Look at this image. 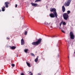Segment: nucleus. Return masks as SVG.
<instances>
[{"instance_id":"1","label":"nucleus","mask_w":75,"mask_h":75,"mask_svg":"<svg viewBox=\"0 0 75 75\" xmlns=\"http://www.w3.org/2000/svg\"><path fill=\"white\" fill-rule=\"evenodd\" d=\"M41 41H42V39L41 38H39L37 41L32 42V44L33 45H39V44L41 43Z\"/></svg>"},{"instance_id":"2","label":"nucleus","mask_w":75,"mask_h":75,"mask_svg":"<svg viewBox=\"0 0 75 75\" xmlns=\"http://www.w3.org/2000/svg\"><path fill=\"white\" fill-rule=\"evenodd\" d=\"M50 11L51 12H53V14H54L56 18H57V11H56V10L55 8H50Z\"/></svg>"},{"instance_id":"3","label":"nucleus","mask_w":75,"mask_h":75,"mask_svg":"<svg viewBox=\"0 0 75 75\" xmlns=\"http://www.w3.org/2000/svg\"><path fill=\"white\" fill-rule=\"evenodd\" d=\"M63 16L64 20H68V18L69 17V16L68 15V14H67V13H64L63 15Z\"/></svg>"},{"instance_id":"4","label":"nucleus","mask_w":75,"mask_h":75,"mask_svg":"<svg viewBox=\"0 0 75 75\" xmlns=\"http://www.w3.org/2000/svg\"><path fill=\"white\" fill-rule=\"evenodd\" d=\"M70 38L72 39V40H73L75 38V36H74V34L72 32H71L70 33Z\"/></svg>"},{"instance_id":"5","label":"nucleus","mask_w":75,"mask_h":75,"mask_svg":"<svg viewBox=\"0 0 75 75\" xmlns=\"http://www.w3.org/2000/svg\"><path fill=\"white\" fill-rule=\"evenodd\" d=\"M50 16L51 18H55V15H54V14L53 13H51L50 14Z\"/></svg>"},{"instance_id":"6","label":"nucleus","mask_w":75,"mask_h":75,"mask_svg":"<svg viewBox=\"0 0 75 75\" xmlns=\"http://www.w3.org/2000/svg\"><path fill=\"white\" fill-rule=\"evenodd\" d=\"M10 3L8 2H5V5H5V7H6V8H8V4H9Z\"/></svg>"},{"instance_id":"7","label":"nucleus","mask_w":75,"mask_h":75,"mask_svg":"<svg viewBox=\"0 0 75 75\" xmlns=\"http://www.w3.org/2000/svg\"><path fill=\"white\" fill-rule=\"evenodd\" d=\"M62 11L63 13L65 11V6H64L63 5L62 6Z\"/></svg>"},{"instance_id":"8","label":"nucleus","mask_w":75,"mask_h":75,"mask_svg":"<svg viewBox=\"0 0 75 75\" xmlns=\"http://www.w3.org/2000/svg\"><path fill=\"white\" fill-rule=\"evenodd\" d=\"M24 44H25L24 40H23V39H22L21 40V45H24Z\"/></svg>"},{"instance_id":"9","label":"nucleus","mask_w":75,"mask_h":75,"mask_svg":"<svg viewBox=\"0 0 75 75\" xmlns=\"http://www.w3.org/2000/svg\"><path fill=\"white\" fill-rule=\"evenodd\" d=\"M30 4L33 6H38V4H35L33 3H31Z\"/></svg>"},{"instance_id":"10","label":"nucleus","mask_w":75,"mask_h":75,"mask_svg":"<svg viewBox=\"0 0 75 75\" xmlns=\"http://www.w3.org/2000/svg\"><path fill=\"white\" fill-rule=\"evenodd\" d=\"M69 4H70L68 2H67V3H65L64 4V6H69Z\"/></svg>"},{"instance_id":"11","label":"nucleus","mask_w":75,"mask_h":75,"mask_svg":"<svg viewBox=\"0 0 75 75\" xmlns=\"http://www.w3.org/2000/svg\"><path fill=\"white\" fill-rule=\"evenodd\" d=\"M6 8V7L5 6H4L3 7L1 8L2 11H5V9H4V8Z\"/></svg>"},{"instance_id":"12","label":"nucleus","mask_w":75,"mask_h":75,"mask_svg":"<svg viewBox=\"0 0 75 75\" xmlns=\"http://www.w3.org/2000/svg\"><path fill=\"white\" fill-rule=\"evenodd\" d=\"M26 64L28 66V67H30L31 66H30V64L28 63V62H26Z\"/></svg>"},{"instance_id":"13","label":"nucleus","mask_w":75,"mask_h":75,"mask_svg":"<svg viewBox=\"0 0 75 75\" xmlns=\"http://www.w3.org/2000/svg\"><path fill=\"white\" fill-rule=\"evenodd\" d=\"M16 46H12L11 47V49H12V50H14V49H16Z\"/></svg>"},{"instance_id":"14","label":"nucleus","mask_w":75,"mask_h":75,"mask_svg":"<svg viewBox=\"0 0 75 75\" xmlns=\"http://www.w3.org/2000/svg\"><path fill=\"white\" fill-rule=\"evenodd\" d=\"M28 51V49H25L24 50V52H25V53H27Z\"/></svg>"},{"instance_id":"15","label":"nucleus","mask_w":75,"mask_h":75,"mask_svg":"<svg viewBox=\"0 0 75 75\" xmlns=\"http://www.w3.org/2000/svg\"><path fill=\"white\" fill-rule=\"evenodd\" d=\"M38 56L36 58L35 60V62H37L38 61Z\"/></svg>"},{"instance_id":"16","label":"nucleus","mask_w":75,"mask_h":75,"mask_svg":"<svg viewBox=\"0 0 75 75\" xmlns=\"http://www.w3.org/2000/svg\"><path fill=\"white\" fill-rule=\"evenodd\" d=\"M72 1V0H67V2L69 3H71V2Z\"/></svg>"},{"instance_id":"17","label":"nucleus","mask_w":75,"mask_h":75,"mask_svg":"<svg viewBox=\"0 0 75 75\" xmlns=\"http://www.w3.org/2000/svg\"><path fill=\"white\" fill-rule=\"evenodd\" d=\"M50 23H46V22H45V25H50Z\"/></svg>"},{"instance_id":"18","label":"nucleus","mask_w":75,"mask_h":75,"mask_svg":"<svg viewBox=\"0 0 75 75\" xmlns=\"http://www.w3.org/2000/svg\"><path fill=\"white\" fill-rule=\"evenodd\" d=\"M67 14H69V13H71V11H70L69 10L67 11Z\"/></svg>"},{"instance_id":"19","label":"nucleus","mask_w":75,"mask_h":75,"mask_svg":"<svg viewBox=\"0 0 75 75\" xmlns=\"http://www.w3.org/2000/svg\"><path fill=\"white\" fill-rule=\"evenodd\" d=\"M31 55H32V56L35 57V55L34 54H33V53H31Z\"/></svg>"},{"instance_id":"20","label":"nucleus","mask_w":75,"mask_h":75,"mask_svg":"<svg viewBox=\"0 0 75 75\" xmlns=\"http://www.w3.org/2000/svg\"><path fill=\"white\" fill-rule=\"evenodd\" d=\"M41 0H36L35 1V3L38 2V1H40Z\"/></svg>"},{"instance_id":"21","label":"nucleus","mask_w":75,"mask_h":75,"mask_svg":"<svg viewBox=\"0 0 75 75\" xmlns=\"http://www.w3.org/2000/svg\"><path fill=\"white\" fill-rule=\"evenodd\" d=\"M62 23L63 25H66V23H65V22H63Z\"/></svg>"},{"instance_id":"22","label":"nucleus","mask_w":75,"mask_h":75,"mask_svg":"<svg viewBox=\"0 0 75 75\" xmlns=\"http://www.w3.org/2000/svg\"><path fill=\"white\" fill-rule=\"evenodd\" d=\"M27 31H25L24 33V35H27Z\"/></svg>"},{"instance_id":"23","label":"nucleus","mask_w":75,"mask_h":75,"mask_svg":"<svg viewBox=\"0 0 75 75\" xmlns=\"http://www.w3.org/2000/svg\"><path fill=\"white\" fill-rule=\"evenodd\" d=\"M11 66L13 67H15V64H12Z\"/></svg>"},{"instance_id":"24","label":"nucleus","mask_w":75,"mask_h":75,"mask_svg":"<svg viewBox=\"0 0 75 75\" xmlns=\"http://www.w3.org/2000/svg\"><path fill=\"white\" fill-rule=\"evenodd\" d=\"M63 21H62L61 23H60V26H61V25H62V23Z\"/></svg>"},{"instance_id":"25","label":"nucleus","mask_w":75,"mask_h":75,"mask_svg":"<svg viewBox=\"0 0 75 75\" xmlns=\"http://www.w3.org/2000/svg\"><path fill=\"white\" fill-rule=\"evenodd\" d=\"M61 31L63 33H65V31H64V30H62Z\"/></svg>"},{"instance_id":"26","label":"nucleus","mask_w":75,"mask_h":75,"mask_svg":"<svg viewBox=\"0 0 75 75\" xmlns=\"http://www.w3.org/2000/svg\"><path fill=\"white\" fill-rule=\"evenodd\" d=\"M30 73H31L30 75H33V73H31V71H30Z\"/></svg>"},{"instance_id":"27","label":"nucleus","mask_w":75,"mask_h":75,"mask_svg":"<svg viewBox=\"0 0 75 75\" xmlns=\"http://www.w3.org/2000/svg\"><path fill=\"white\" fill-rule=\"evenodd\" d=\"M53 38H54V37H57V36H54L53 37H52Z\"/></svg>"},{"instance_id":"28","label":"nucleus","mask_w":75,"mask_h":75,"mask_svg":"<svg viewBox=\"0 0 75 75\" xmlns=\"http://www.w3.org/2000/svg\"><path fill=\"white\" fill-rule=\"evenodd\" d=\"M21 75H24V73H21Z\"/></svg>"},{"instance_id":"29","label":"nucleus","mask_w":75,"mask_h":75,"mask_svg":"<svg viewBox=\"0 0 75 75\" xmlns=\"http://www.w3.org/2000/svg\"><path fill=\"white\" fill-rule=\"evenodd\" d=\"M15 7H16H16H17V4H16Z\"/></svg>"},{"instance_id":"30","label":"nucleus","mask_w":75,"mask_h":75,"mask_svg":"<svg viewBox=\"0 0 75 75\" xmlns=\"http://www.w3.org/2000/svg\"><path fill=\"white\" fill-rule=\"evenodd\" d=\"M38 75H41V74H40V73H38Z\"/></svg>"},{"instance_id":"31","label":"nucleus","mask_w":75,"mask_h":75,"mask_svg":"<svg viewBox=\"0 0 75 75\" xmlns=\"http://www.w3.org/2000/svg\"><path fill=\"white\" fill-rule=\"evenodd\" d=\"M6 38L7 40H8V39H9V38H8V37H7Z\"/></svg>"},{"instance_id":"32","label":"nucleus","mask_w":75,"mask_h":75,"mask_svg":"<svg viewBox=\"0 0 75 75\" xmlns=\"http://www.w3.org/2000/svg\"><path fill=\"white\" fill-rule=\"evenodd\" d=\"M1 9H0V12H1Z\"/></svg>"},{"instance_id":"33","label":"nucleus","mask_w":75,"mask_h":75,"mask_svg":"<svg viewBox=\"0 0 75 75\" xmlns=\"http://www.w3.org/2000/svg\"><path fill=\"white\" fill-rule=\"evenodd\" d=\"M67 42H68V43H69V41H67Z\"/></svg>"},{"instance_id":"34","label":"nucleus","mask_w":75,"mask_h":75,"mask_svg":"<svg viewBox=\"0 0 75 75\" xmlns=\"http://www.w3.org/2000/svg\"><path fill=\"white\" fill-rule=\"evenodd\" d=\"M16 57H18V55H17L16 56Z\"/></svg>"},{"instance_id":"35","label":"nucleus","mask_w":75,"mask_h":75,"mask_svg":"<svg viewBox=\"0 0 75 75\" xmlns=\"http://www.w3.org/2000/svg\"><path fill=\"white\" fill-rule=\"evenodd\" d=\"M57 47H58V44L57 45Z\"/></svg>"},{"instance_id":"36","label":"nucleus","mask_w":75,"mask_h":75,"mask_svg":"<svg viewBox=\"0 0 75 75\" xmlns=\"http://www.w3.org/2000/svg\"><path fill=\"white\" fill-rule=\"evenodd\" d=\"M68 58H69V57H68Z\"/></svg>"},{"instance_id":"37","label":"nucleus","mask_w":75,"mask_h":75,"mask_svg":"<svg viewBox=\"0 0 75 75\" xmlns=\"http://www.w3.org/2000/svg\"><path fill=\"white\" fill-rule=\"evenodd\" d=\"M60 29H61V28H60Z\"/></svg>"}]
</instances>
